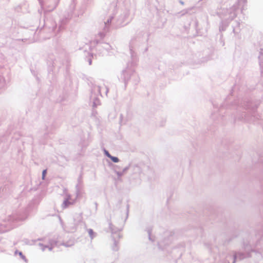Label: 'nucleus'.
Instances as JSON below:
<instances>
[{
  "label": "nucleus",
  "instance_id": "nucleus-3",
  "mask_svg": "<svg viewBox=\"0 0 263 263\" xmlns=\"http://www.w3.org/2000/svg\"><path fill=\"white\" fill-rule=\"evenodd\" d=\"M106 155L108 157V155H110L107 152L106 153Z\"/></svg>",
  "mask_w": 263,
  "mask_h": 263
},
{
  "label": "nucleus",
  "instance_id": "nucleus-1",
  "mask_svg": "<svg viewBox=\"0 0 263 263\" xmlns=\"http://www.w3.org/2000/svg\"><path fill=\"white\" fill-rule=\"evenodd\" d=\"M108 157L110 158L114 162H118L119 161V159L117 157H112L110 155H108Z\"/></svg>",
  "mask_w": 263,
  "mask_h": 263
},
{
  "label": "nucleus",
  "instance_id": "nucleus-2",
  "mask_svg": "<svg viewBox=\"0 0 263 263\" xmlns=\"http://www.w3.org/2000/svg\"><path fill=\"white\" fill-rule=\"evenodd\" d=\"M46 170H44L43 171V173H42V175H43V178L44 179L45 175H46Z\"/></svg>",
  "mask_w": 263,
  "mask_h": 263
}]
</instances>
